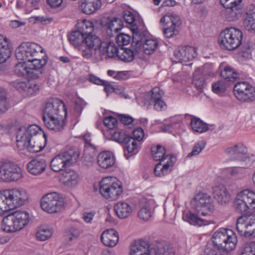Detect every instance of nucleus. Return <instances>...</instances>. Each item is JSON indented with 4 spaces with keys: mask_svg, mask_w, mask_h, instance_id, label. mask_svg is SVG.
<instances>
[{
    "mask_svg": "<svg viewBox=\"0 0 255 255\" xmlns=\"http://www.w3.org/2000/svg\"><path fill=\"white\" fill-rule=\"evenodd\" d=\"M180 26H176L174 25L167 26L163 30L164 35L167 38H171L174 35H176L179 33V28Z\"/></svg>",
    "mask_w": 255,
    "mask_h": 255,
    "instance_id": "obj_60",
    "label": "nucleus"
},
{
    "mask_svg": "<svg viewBox=\"0 0 255 255\" xmlns=\"http://www.w3.org/2000/svg\"><path fill=\"white\" fill-rule=\"evenodd\" d=\"M60 110H62V112L64 113L65 116H66V109L62 101L58 99H50L46 103L43 117L61 116L60 115Z\"/></svg>",
    "mask_w": 255,
    "mask_h": 255,
    "instance_id": "obj_19",
    "label": "nucleus"
},
{
    "mask_svg": "<svg viewBox=\"0 0 255 255\" xmlns=\"http://www.w3.org/2000/svg\"><path fill=\"white\" fill-rule=\"evenodd\" d=\"M80 235V232L77 228L71 227L68 229L66 232V236L69 241L76 239Z\"/></svg>",
    "mask_w": 255,
    "mask_h": 255,
    "instance_id": "obj_64",
    "label": "nucleus"
},
{
    "mask_svg": "<svg viewBox=\"0 0 255 255\" xmlns=\"http://www.w3.org/2000/svg\"><path fill=\"white\" fill-rule=\"evenodd\" d=\"M155 255H173L172 248L165 243H158L154 247Z\"/></svg>",
    "mask_w": 255,
    "mask_h": 255,
    "instance_id": "obj_45",
    "label": "nucleus"
},
{
    "mask_svg": "<svg viewBox=\"0 0 255 255\" xmlns=\"http://www.w3.org/2000/svg\"><path fill=\"white\" fill-rule=\"evenodd\" d=\"M12 85L19 91H23L27 95L32 96L37 93L40 89V86L34 81L30 80L27 82L14 81Z\"/></svg>",
    "mask_w": 255,
    "mask_h": 255,
    "instance_id": "obj_21",
    "label": "nucleus"
},
{
    "mask_svg": "<svg viewBox=\"0 0 255 255\" xmlns=\"http://www.w3.org/2000/svg\"><path fill=\"white\" fill-rule=\"evenodd\" d=\"M116 42L119 46L128 45L130 40V37L126 34L121 33L116 36Z\"/></svg>",
    "mask_w": 255,
    "mask_h": 255,
    "instance_id": "obj_61",
    "label": "nucleus"
},
{
    "mask_svg": "<svg viewBox=\"0 0 255 255\" xmlns=\"http://www.w3.org/2000/svg\"><path fill=\"white\" fill-rule=\"evenodd\" d=\"M60 180L65 186L73 187L78 184L79 175L74 170L68 169L62 171Z\"/></svg>",
    "mask_w": 255,
    "mask_h": 255,
    "instance_id": "obj_25",
    "label": "nucleus"
},
{
    "mask_svg": "<svg viewBox=\"0 0 255 255\" xmlns=\"http://www.w3.org/2000/svg\"><path fill=\"white\" fill-rule=\"evenodd\" d=\"M117 216L120 219H126L132 213V209L130 205L124 202H119L114 206Z\"/></svg>",
    "mask_w": 255,
    "mask_h": 255,
    "instance_id": "obj_34",
    "label": "nucleus"
},
{
    "mask_svg": "<svg viewBox=\"0 0 255 255\" xmlns=\"http://www.w3.org/2000/svg\"><path fill=\"white\" fill-rule=\"evenodd\" d=\"M213 195L218 202L221 205L228 203L231 199L230 193L223 185H219L213 188Z\"/></svg>",
    "mask_w": 255,
    "mask_h": 255,
    "instance_id": "obj_27",
    "label": "nucleus"
},
{
    "mask_svg": "<svg viewBox=\"0 0 255 255\" xmlns=\"http://www.w3.org/2000/svg\"><path fill=\"white\" fill-rule=\"evenodd\" d=\"M182 219L184 221L188 222L193 225L201 226L209 224V221L206 219L201 218L195 214L190 211H184L182 215Z\"/></svg>",
    "mask_w": 255,
    "mask_h": 255,
    "instance_id": "obj_35",
    "label": "nucleus"
},
{
    "mask_svg": "<svg viewBox=\"0 0 255 255\" xmlns=\"http://www.w3.org/2000/svg\"><path fill=\"white\" fill-rule=\"evenodd\" d=\"M243 26L248 31L255 33V12H247L243 20Z\"/></svg>",
    "mask_w": 255,
    "mask_h": 255,
    "instance_id": "obj_42",
    "label": "nucleus"
},
{
    "mask_svg": "<svg viewBox=\"0 0 255 255\" xmlns=\"http://www.w3.org/2000/svg\"><path fill=\"white\" fill-rule=\"evenodd\" d=\"M46 165V162L44 159L35 158L28 163L27 169L31 174L37 175L45 171Z\"/></svg>",
    "mask_w": 255,
    "mask_h": 255,
    "instance_id": "obj_29",
    "label": "nucleus"
},
{
    "mask_svg": "<svg viewBox=\"0 0 255 255\" xmlns=\"http://www.w3.org/2000/svg\"><path fill=\"white\" fill-rule=\"evenodd\" d=\"M39 52L44 53V49L39 45L33 42L21 43L15 50V57L18 60L28 62Z\"/></svg>",
    "mask_w": 255,
    "mask_h": 255,
    "instance_id": "obj_10",
    "label": "nucleus"
},
{
    "mask_svg": "<svg viewBox=\"0 0 255 255\" xmlns=\"http://www.w3.org/2000/svg\"><path fill=\"white\" fill-rule=\"evenodd\" d=\"M123 143H125L124 148L125 150L127 151L128 153H133V154L136 153L138 151V145L136 140L132 137L128 136L125 140V142H123ZM125 156L127 159L128 158V156L127 155V153L125 152Z\"/></svg>",
    "mask_w": 255,
    "mask_h": 255,
    "instance_id": "obj_43",
    "label": "nucleus"
},
{
    "mask_svg": "<svg viewBox=\"0 0 255 255\" xmlns=\"http://www.w3.org/2000/svg\"><path fill=\"white\" fill-rule=\"evenodd\" d=\"M233 163L234 166L227 169L229 175L237 179H243L246 176L249 162H244L243 164L239 162Z\"/></svg>",
    "mask_w": 255,
    "mask_h": 255,
    "instance_id": "obj_28",
    "label": "nucleus"
},
{
    "mask_svg": "<svg viewBox=\"0 0 255 255\" xmlns=\"http://www.w3.org/2000/svg\"><path fill=\"white\" fill-rule=\"evenodd\" d=\"M107 55L112 58L117 55L120 53V49H119L115 43L113 41H109L106 46L105 50Z\"/></svg>",
    "mask_w": 255,
    "mask_h": 255,
    "instance_id": "obj_54",
    "label": "nucleus"
},
{
    "mask_svg": "<svg viewBox=\"0 0 255 255\" xmlns=\"http://www.w3.org/2000/svg\"><path fill=\"white\" fill-rule=\"evenodd\" d=\"M163 91L158 87H154L151 92L145 93L143 96L144 104L145 105H154V108L156 111L164 110L166 108V104L162 100Z\"/></svg>",
    "mask_w": 255,
    "mask_h": 255,
    "instance_id": "obj_17",
    "label": "nucleus"
},
{
    "mask_svg": "<svg viewBox=\"0 0 255 255\" xmlns=\"http://www.w3.org/2000/svg\"><path fill=\"white\" fill-rule=\"evenodd\" d=\"M100 192L104 198L115 200L123 192V188L120 183L108 177L103 178L100 182Z\"/></svg>",
    "mask_w": 255,
    "mask_h": 255,
    "instance_id": "obj_7",
    "label": "nucleus"
},
{
    "mask_svg": "<svg viewBox=\"0 0 255 255\" xmlns=\"http://www.w3.org/2000/svg\"><path fill=\"white\" fill-rule=\"evenodd\" d=\"M176 161L175 156H169L167 157V160L159 162L155 166V175L159 177L167 175L171 171L172 168Z\"/></svg>",
    "mask_w": 255,
    "mask_h": 255,
    "instance_id": "obj_22",
    "label": "nucleus"
},
{
    "mask_svg": "<svg viewBox=\"0 0 255 255\" xmlns=\"http://www.w3.org/2000/svg\"><path fill=\"white\" fill-rule=\"evenodd\" d=\"M123 22L118 17L108 18L103 26V31L109 38L113 37L114 34L121 30Z\"/></svg>",
    "mask_w": 255,
    "mask_h": 255,
    "instance_id": "obj_20",
    "label": "nucleus"
},
{
    "mask_svg": "<svg viewBox=\"0 0 255 255\" xmlns=\"http://www.w3.org/2000/svg\"><path fill=\"white\" fill-rule=\"evenodd\" d=\"M123 143H125L124 148L125 150L127 151L128 153H133V154L136 153L138 151V145L136 140L132 137L128 136L125 140V142H123ZM125 156L127 159L128 158V156L127 155V153L125 152Z\"/></svg>",
    "mask_w": 255,
    "mask_h": 255,
    "instance_id": "obj_44",
    "label": "nucleus"
},
{
    "mask_svg": "<svg viewBox=\"0 0 255 255\" xmlns=\"http://www.w3.org/2000/svg\"><path fill=\"white\" fill-rule=\"evenodd\" d=\"M53 234L51 230L46 228L41 227L36 234V239L41 241H44L49 239Z\"/></svg>",
    "mask_w": 255,
    "mask_h": 255,
    "instance_id": "obj_53",
    "label": "nucleus"
},
{
    "mask_svg": "<svg viewBox=\"0 0 255 255\" xmlns=\"http://www.w3.org/2000/svg\"><path fill=\"white\" fill-rule=\"evenodd\" d=\"M84 44L96 50H102V42L101 39L95 35H89L85 37Z\"/></svg>",
    "mask_w": 255,
    "mask_h": 255,
    "instance_id": "obj_40",
    "label": "nucleus"
},
{
    "mask_svg": "<svg viewBox=\"0 0 255 255\" xmlns=\"http://www.w3.org/2000/svg\"><path fill=\"white\" fill-rule=\"evenodd\" d=\"M85 36L80 30L73 31L69 36V40L71 45L77 49L84 44Z\"/></svg>",
    "mask_w": 255,
    "mask_h": 255,
    "instance_id": "obj_39",
    "label": "nucleus"
},
{
    "mask_svg": "<svg viewBox=\"0 0 255 255\" xmlns=\"http://www.w3.org/2000/svg\"><path fill=\"white\" fill-rule=\"evenodd\" d=\"M11 50L9 39L0 35V64L4 63L10 57Z\"/></svg>",
    "mask_w": 255,
    "mask_h": 255,
    "instance_id": "obj_30",
    "label": "nucleus"
},
{
    "mask_svg": "<svg viewBox=\"0 0 255 255\" xmlns=\"http://www.w3.org/2000/svg\"><path fill=\"white\" fill-rule=\"evenodd\" d=\"M213 246L223 247L226 250L235 249L238 239L236 234L231 230L221 228L216 231L212 237Z\"/></svg>",
    "mask_w": 255,
    "mask_h": 255,
    "instance_id": "obj_5",
    "label": "nucleus"
},
{
    "mask_svg": "<svg viewBox=\"0 0 255 255\" xmlns=\"http://www.w3.org/2000/svg\"><path fill=\"white\" fill-rule=\"evenodd\" d=\"M242 0H220L221 4L226 9V17L228 21L237 20L242 14Z\"/></svg>",
    "mask_w": 255,
    "mask_h": 255,
    "instance_id": "obj_18",
    "label": "nucleus"
},
{
    "mask_svg": "<svg viewBox=\"0 0 255 255\" xmlns=\"http://www.w3.org/2000/svg\"><path fill=\"white\" fill-rule=\"evenodd\" d=\"M224 249L223 247L208 244L204 250V255H220L221 254V250Z\"/></svg>",
    "mask_w": 255,
    "mask_h": 255,
    "instance_id": "obj_57",
    "label": "nucleus"
},
{
    "mask_svg": "<svg viewBox=\"0 0 255 255\" xmlns=\"http://www.w3.org/2000/svg\"><path fill=\"white\" fill-rule=\"evenodd\" d=\"M64 206V200L56 192H52L44 196L41 200L42 209L49 213H54L60 211Z\"/></svg>",
    "mask_w": 255,
    "mask_h": 255,
    "instance_id": "obj_13",
    "label": "nucleus"
},
{
    "mask_svg": "<svg viewBox=\"0 0 255 255\" xmlns=\"http://www.w3.org/2000/svg\"><path fill=\"white\" fill-rule=\"evenodd\" d=\"M28 197L27 192L22 189L13 188L0 192V215L23 205Z\"/></svg>",
    "mask_w": 255,
    "mask_h": 255,
    "instance_id": "obj_2",
    "label": "nucleus"
},
{
    "mask_svg": "<svg viewBox=\"0 0 255 255\" xmlns=\"http://www.w3.org/2000/svg\"><path fill=\"white\" fill-rule=\"evenodd\" d=\"M212 91L217 94H222L227 89V86L224 81H217L214 83L212 86Z\"/></svg>",
    "mask_w": 255,
    "mask_h": 255,
    "instance_id": "obj_59",
    "label": "nucleus"
},
{
    "mask_svg": "<svg viewBox=\"0 0 255 255\" xmlns=\"http://www.w3.org/2000/svg\"><path fill=\"white\" fill-rule=\"evenodd\" d=\"M236 229L242 236H255V215L240 216L236 222Z\"/></svg>",
    "mask_w": 255,
    "mask_h": 255,
    "instance_id": "obj_14",
    "label": "nucleus"
},
{
    "mask_svg": "<svg viewBox=\"0 0 255 255\" xmlns=\"http://www.w3.org/2000/svg\"><path fill=\"white\" fill-rule=\"evenodd\" d=\"M206 142L204 140H200L195 144L192 150L188 154V157L196 155L199 154L205 147Z\"/></svg>",
    "mask_w": 255,
    "mask_h": 255,
    "instance_id": "obj_58",
    "label": "nucleus"
},
{
    "mask_svg": "<svg viewBox=\"0 0 255 255\" xmlns=\"http://www.w3.org/2000/svg\"><path fill=\"white\" fill-rule=\"evenodd\" d=\"M29 214L24 211L13 212L4 217L1 228L6 233H12L20 230L29 222Z\"/></svg>",
    "mask_w": 255,
    "mask_h": 255,
    "instance_id": "obj_3",
    "label": "nucleus"
},
{
    "mask_svg": "<svg viewBox=\"0 0 255 255\" xmlns=\"http://www.w3.org/2000/svg\"><path fill=\"white\" fill-rule=\"evenodd\" d=\"M22 177L21 168L11 161L0 163V181L5 182L16 181Z\"/></svg>",
    "mask_w": 255,
    "mask_h": 255,
    "instance_id": "obj_8",
    "label": "nucleus"
},
{
    "mask_svg": "<svg viewBox=\"0 0 255 255\" xmlns=\"http://www.w3.org/2000/svg\"><path fill=\"white\" fill-rule=\"evenodd\" d=\"M174 54L179 62H187L194 58L195 49L191 46L180 47L174 51Z\"/></svg>",
    "mask_w": 255,
    "mask_h": 255,
    "instance_id": "obj_23",
    "label": "nucleus"
},
{
    "mask_svg": "<svg viewBox=\"0 0 255 255\" xmlns=\"http://www.w3.org/2000/svg\"><path fill=\"white\" fill-rule=\"evenodd\" d=\"M81 53L82 57L86 59H92L95 57V55L97 50L83 44L79 47L78 49Z\"/></svg>",
    "mask_w": 255,
    "mask_h": 255,
    "instance_id": "obj_52",
    "label": "nucleus"
},
{
    "mask_svg": "<svg viewBox=\"0 0 255 255\" xmlns=\"http://www.w3.org/2000/svg\"><path fill=\"white\" fill-rule=\"evenodd\" d=\"M26 61L19 62L16 64L14 67V72L19 76L25 75H29L33 73L32 71H30L29 67L25 64Z\"/></svg>",
    "mask_w": 255,
    "mask_h": 255,
    "instance_id": "obj_51",
    "label": "nucleus"
},
{
    "mask_svg": "<svg viewBox=\"0 0 255 255\" xmlns=\"http://www.w3.org/2000/svg\"><path fill=\"white\" fill-rule=\"evenodd\" d=\"M97 162L101 168L108 169L114 165L115 158L113 153L110 151H103L99 154Z\"/></svg>",
    "mask_w": 255,
    "mask_h": 255,
    "instance_id": "obj_31",
    "label": "nucleus"
},
{
    "mask_svg": "<svg viewBox=\"0 0 255 255\" xmlns=\"http://www.w3.org/2000/svg\"><path fill=\"white\" fill-rule=\"evenodd\" d=\"M241 255H255V242H249L243 245Z\"/></svg>",
    "mask_w": 255,
    "mask_h": 255,
    "instance_id": "obj_55",
    "label": "nucleus"
},
{
    "mask_svg": "<svg viewBox=\"0 0 255 255\" xmlns=\"http://www.w3.org/2000/svg\"><path fill=\"white\" fill-rule=\"evenodd\" d=\"M101 0H81L80 9L86 14L95 13L101 7Z\"/></svg>",
    "mask_w": 255,
    "mask_h": 255,
    "instance_id": "obj_32",
    "label": "nucleus"
},
{
    "mask_svg": "<svg viewBox=\"0 0 255 255\" xmlns=\"http://www.w3.org/2000/svg\"><path fill=\"white\" fill-rule=\"evenodd\" d=\"M142 52L141 40L136 33H133L132 42L130 48H122L118 54L119 58L127 62L132 61L134 57H138Z\"/></svg>",
    "mask_w": 255,
    "mask_h": 255,
    "instance_id": "obj_12",
    "label": "nucleus"
},
{
    "mask_svg": "<svg viewBox=\"0 0 255 255\" xmlns=\"http://www.w3.org/2000/svg\"><path fill=\"white\" fill-rule=\"evenodd\" d=\"M101 239L105 246L114 247L119 242V234L113 229H108L102 233Z\"/></svg>",
    "mask_w": 255,
    "mask_h": 255,
    "instance_id": "obj_26",
    "label": "nucleus"
},
{
    "mask_svg": "<svg viewBox=\"0 0 255 255\" xmlns=\"http://www.w3.org/2000/svg\"><path fill=\"white\" fill-rule=\"evenodd\" d=\"M221 76L228 81L234 82L239 77V74L230 66H225L221 72Z\"/></svg>",
    "mask_w": 255,
    "mask_h": 255,
    "instance_id": "obj_47",
    "label": "nucleus"
},
{
    "mask_svg": "<svg viewBox=\"0 0 255 255\" xmlns=\"http://www.w3.org/2000/svg\"><path fill=\"white\" fill-rule=\"evenodd\" d=\"M191 203L198 214L204 216L209 215L215 209L211 197L207 193H198L191 200Z\"/></svg>",
    "mask_w": 255,
    "mask_h": 255,
    "instance_id": "obj_9",
    "label": "nucleus"
},
{
    "mask_svg": "<svg viewBox=\"0 0 255 255\" xmlns=\"http://www.w3.org/2000/svg\"><path fill=\"white\" fill-rule=\"evenodd\" d=\"M140 209L138 213V217L142 220L147 221L152 215V210L151 202L142 199L139 202Z\"/></svg>",
    "mask_w": 255,
    "mask_h": 255,
    "instance_id": "obj_36",
    "label": "nucleus"
},
{
    "mask_svg": "<svg viewBox=\"0 0 255 255\" xmlns=\"http://www.w3.org/2000/svg\"><path fill=\"white\" fill-rule=\"evenodd\" d=\"M234 208L237 212L247 213L255 210V193L245 190L238 193L234 200Z\"/></svg>",
    "mask_w": 255,
    "mask_h": 255,
    "instance_id": "obj_6",
    "label": "nucleus"
},
{
    "mask_svg": "<svg viewBox=\"0 0 255 255\" xmlns=\"http://www.w3.org/2000/svg\"><path fill=\"white\" fill-rule=\"evenodd\" d=\"M243 33L239 29L227 28L221 31L219 37V44L221 48L229 51L238 48L242 44Z\"/></svg>",
    "mask_w": 255,
    "mask_h": 255,
    "instance_id": "obj_4",
    "label": "nucleus"
},
{
    "mask_svg": "<svg viewBox=\"0 0 255 255\" xmlns=\"http://www.w3.org/2000/svg\"><path fill=\"white\" fill-rule=\"evenodd\" d=\"M158 46V42L156 40L149 39L144 41H141L142 52L146 54H151L155 51Z\"/></svg>",
    "mask_w": 255,
    "mask_h": 255,
    "instance_id": "obj_46",
    "label": "nucleus"
},
{
    "mask_svg": "<svg viewBox=\"0 0 255 255\" xmlns=\"http://www.w3.org/2000/svg\"><path fill=\"white\" fill-rule=\"evenodd\" d=\"M39 131L40 128L35 125L19 128L16 136V147L18 150L26 149L32 153L41 151L44 148V145H42L38 141H35Z\"/></svg>",
    "mask_w": 255,
    "mask_h": 255,
    "instance_id": "obj_1",
    "label": "nucleus"
},
{
    "mask_svg": "<svg viewBox=\"0 0 255 255\" xmlns=\"http://www.w3.org/2000/svg\"><path fill=\"white\" fill-rule=\"evenodd\" d=\"M104 124L109 129H114L117 125L118 121L112 116L106 117L104 119Z\"/></svg>",
    "mask_w": 255,
    "mask_h": 255,
    "instance_id": "obj_63",
    "label": "nucleus"
},
{
    "mask_svg": "<svg viewBox=\"0 0 255 255\" xmlns=\"http://www.w3.org/2000/svg\"><path fill=\"white\" fill-rule=\"evenodd\" d=\"M129 255H151L149 244L144 241L135 242L131 245Z\"/></svg>",
    "mask_w": 255,
    "mask_h": 255,
    "instance_id": "obj_33",
    "label": "nucleus"
},
{
    "mask_svg": "<svg viewBox=\"0 0 255 255\" xmlns=\"http://www.w3.org/2000/svg\"><path fill=\"white\" fill-rule=\"evenodd\" d=\"M190 126L195 132L203 133L209 129L207 125L199 118L192 117L191 119Z\"/></svg>",
    "mask_w": 255,
    "mask_h": 255,
    "instance_id": "obj_41",
    "label": "nucleus"
},
{
    "mask_svg": "<svg viewBox=\"0 0 255 255\" xmlns=\"http://www.w3.org/2000/svg\"><path fill=\"white\" fill-rule=\"evenodd\" d=\"M151 152L154 160L159 162L167 160V157L169 156H174L172 155L166 154L165 148L160 145L152 147Z\"/></svg>",
    "mask_w": 255,
    "mask_h": 255,
    "instance_id": "obj_38",
    "label": "nucleus"
},
{
    "mask_svg": "<svg viewBox=\"0 0 255 255\" xmlns=\"http://www.w3.org/2000/svg\"><path fill=\"white\" fill-rule=\"evenodd\" d=\"M225 153L233 162H249L250 161L247 154V147L242 143H239L225 149Z\"/></svg>",
    "mask_w": 255,
    "mask_h": 255,
    "instance_id": "obj_16",
    "label": "nucleus"
},
{
    "mask_svg": "<svg viewBox=\"0 0 255 255\" xmlns=\"http://www.w3.org/2000/svg\"><path fill=\"white\" fill-rule=\"evenodd\" d=\"M192 84L197 90L201 92L206 84L203 74L199 71L195 72L193 75Z\"/></svg>",
    "mask_w": 255,
    "mask_h": 255,
    "instance_id": "obj_50",
    "label": "nucleus"
},
{
    "mask_svg": "<svg viewBox=\"0 0 255 255\" xmlns=\"http://www.w3.org/2000/svg\"><path fill=\"white\" fill-rule=\"evenodd\" d=\"M128 136V135H127L124 131L119 130L115 131L112 134V138L116 141L119 143H123V142H125V140H126Z\"/></svg>",
    "mask_w": 255,
    "mask_h": 255,
    "instance_id": "obj_62",
    "label": "nucleus"
},
{
    "mask_svg": "<svg viewBox=\"0 0 255 255\" xmlns=\"http://www.w3.org/2000/svg\"><path fill=\"white\" fill-rule=\"evenodd\" d=\"M236 98L242 102H250L255 100V88L246 82H241L234 86Z\"/></svg>",
    "mask_w": 255,
    "mask_h": 255,
    "instance_id": "obj_15",
    "label": "nucleus"
},
{
    "mask_svg": "<svg viewBox=\"0 0 255 255\" xmlns=\"http://www.w3.org/2000/svg\"><path fill=\"white\" fill-rule=\"evenodd\" d=\"M79 156V152L73 150L60 153L51 160V168L55 172L62 171L64 167L75 163Z\"/></svg>",
    "mask_w": 255,
    "mask_h": 255,
    "instance_id": "obj_11",
    "label": "nucleus"
},
{
    "mask_svg": "<svg viewBox=\"0 0 255 255\" xmlns=\"http://www.w3.org/2000/svg\"><path fill=\"white\" fill-rule=\"evenodd\" d=\"M123 18L125 22L132 27L133 33H136L137 36H138L137 28L135 23V17L133 13L129 10L124 11L123 13Z\"/></svg>",
    "mask_w": 255,
    "mask_h": 255,
    "instance_id": "obj_49",
    "label": "nucleus"
},
{
    "mask_svg": "<svg viewBox=\"0 0 255 255\" xmlns=\"http://www.w3.org/2000/svg\"><path fill=\"white\" fill-rule=\"evenodd\" d=\"M80 32L84 34V36L91 35V33L94 30V25L93 22L90 21L84 20L82 25L79 28Z\"/></svg>",
    "mask_w": 255,
    "mask_h": 255,
    "instance_id": "obj_56",
    "label": "nucleus"
},
{
    "mask_svg": "<svg viewBox=\"0 0 255 255\" xmlns=\"http://www.w3.org/2000/svg\"><path fill=\"white\" fill-rule=\"evenodd\" d=\"M160 22L165 26L170 25L180 26L182 23L180 17L173 13H168L164 15L161 18Z\"/></svg>",
    "mask_w": 255,
    "mask_h": 255,
    "instance_id": "obj_37",
    "label": "nucleus"
},
{
    "mask_svg": "<svg viewBox=\"0 0 255 255\" xmlns=\"http://www.w3.org/2000/svg\"><path fill=\"white\" fill-rule=\"evenodd\" d=\"M45 126L55 132L60 131L65 127L64 120L62 116L52 117H43Z\"/></svg>",
    "mask_w": 255,
    "mask_h": 255,
    "instance_id": "obj_24",
    "label": "nucleus"
},
{
    "mask_svg": "<svg viewBox=\"0 0 255 255\" xmlns=\"http://www.w3.org/2000/svg\"><path fill=\"white\" fill-rule=\"evenodd\" d=\"M47 56L45 55L42 59H39L37 57H34L28 62L30 64L28 65L30 71L37 70L40 69L43 66H44L47 62Z\"/></svg>",
    "mask_w": 255,
    "mask_h": 255,
    "instance_id": "obj_48",
    "label": "nucleus"
}]
</instances>
